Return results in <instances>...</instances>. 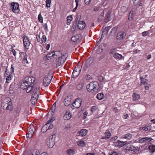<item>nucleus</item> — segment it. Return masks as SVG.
Listing matches in <instances>:
<instances>
[{"instance_id":"a211bd4d","label":"nucleus","mask_w":155,"mask_h":155,"mask_svg":"<svg viewBox=\"0 0 155 155\" xmlns=\"http://www.w3.org/2000/svg\"><path fill=\"white\" fill-rule=\"evenodd\" d=\"M71 99L70 97L68 96H67L64 99V104L67 106H68L70 105L71 103Z\"/></svg>"},{"instance_id":"2f4dec72","label":"nucleus","mask_w":155,"mask_h":155,"mask_svg":"<svg viewBox=\"0 0 155 155\" xmlns=\"http://www.w3.org/2000/svg\"><path fill=\"white\" fill-rule=\"evenodd\" d=\"M104 96L103 94L101 93L97 94V97L99 100H101L103 99Z\"/></svg>"},{"instance_id":"864d4df0","label":"nucleus","mask_w":155,"mask_h":155,"mask_svg":"<svg viewBox=\"0 0 155 155\" xmlns=\"http://www.w3.org/2000/svg\"><path fill=\"white\" fill-rule=\"evenodd\" d=\"M97 109V107H96L93 106L91 108V111L92 112H94L96 109Z\"/></svg>"},{"instance_id":"f704fd0d","label":"nucleus","mask_w":155,"mask_h":155,"mask_svg":"<svg viewBox=\"0 0 155 155\" xmlns=\"http://www.w3.org/2000/svg\"><path fill=\"white\" fill-rule=\"evenodd\" d=\"M53 121L52 119H51L48 121V122H49V125L48 127V129H50L53 127V125L51 123V122H53Z\"/></svg>"},{"instance_id":"79ce46f5","label":"nucleus","mask_w":155,"mask_h":155,"mask_svg":"<svg viewBox=\"0 0 155 155\" xmlns=\"http://www.w3.org/2000/svg\"><path fill=\"white\" fill-rule=\"evenodd\" d=\"M103 49L102 48V46H100L96 50L98 54L101 53Z\"/></svg>"},{"instance_id":"f03ea898","label":"nucleus","mask_w":155,"mask_h":155,"mask_svg":"<svg viewBox=\"0 0 155 155\" xmlns=\"http://www.w3.org/2000/svg\"><path fill=\"white\" fill-rule=\"evenodd\" d=\"M99 88V84L97 81L91 82L87 86V91L92 94L97 93Z\"/></svg>"},{"instance_id":"7c9ffc66","label":"nucleus","mask_w":155,"mask_h":155,"mask_svg":"<svg viewBox=\"0 0 155 155\" xmlns=\"http://www.w3.org/2000/svg\"><path fill=\"white\" fill-rule=\"evenodd\" d=\"M119 147H122L124 145H126L127 143V141L124 142L119 140Z\"/></svg>"},{"instance_id":"4468645a","label":"nucleus","mask_w":155,"mask_h":155,"mask_svg":"<svg viewBox=\"0 0 155 155\" xmlns=\"http://www.w3.org/2000/svg\"><path fill=\"white\" fill-rule=\"evenodd\" d=\"M23 41L24 46L26 49H28L29 48L30 45V42L27 37L23 36Z\"/></svg>"},{"instance_id":"49530a36","label":"nucleus","mask_w":155,"mask_h":155,"mask_svg":"<svg viewBox=\"0 0 155 155\" xmlns=\"http://www.w3.org/2000/svg\"><path fill=\"white\" fill-rule=\"evenodd\" d=\"M145 141L146 142H148L151 141L153 140V139L150 137H145Z\"/></svg>"},{"instance_id":"7ed1b4c3","label":"nucleus","mask_w":155,"mask_h":155,"mask_svg":"<svg viewBox=\"0 0 155 155\" xmlns=\"http://www.w3.org/2000/svg\"><path fill=\"white\" fill-rule=\"evenodd\" d=\"M21 87L22 89H26V92L28 93L31 91L32 89L34 87L30 86L27 81L24 80L21 83Z\"/></svg>"},{"instance_id":"de8ad7c7","label":"nucleus","mask_w":155,"mask_h":155,"mask_svg":"<svg viewBox=\"0 0 155 155\" xmlns=\"http://www.w3.org/2000/svg\"><path fill=\"white\" fill-rule=\"evenodd\" d=\"M127 10V8L123 6L121 8V11L123 12H126Z\"/></svg>"},{"instance_id":"37998d69","label":"nucleus","mask_w":155,"mask_h":155,"mask_svg":"<svg viewBox=\"0 0 155 155\" xmlns=\"http://www.w3.org/2000/svg\"><path fill=\"white\" fill-rule=\"evenodd\" d=\"M141 79V83L143 84H145L147 83V80L146 79L143 78L142 77L140 78Z\"/></svg>"},{"instance_id":"72a5a7b5","label":"nucleus","mask_w":155,"mask_h":155,"mask_svg":"<svg viewBox=\"0 0 155 155\" xmlns=\"http://www.w3.org/2000/svg\"><path fill=\"white\" fill-rule=\"evenodd\" d=\"M113 56L116 59L120 58L122 57V55L117 53L114 54Z\"/></svg>"},{"instance_id":"0e129e2a","label":"nucleus","mask_w":155,"mask_h":155,"mask_svg":"<svg viewBox=\"0 0 155 155\" xmlns=\"http://www.w3.org/2000/svg\"><path fill=\"white\" fill-rule=\"evenodd\" d=\"M150 87V85H148L147 86L146 85L145 86V89L146 90H148L149 89V87Z\"/></svg>"},{"instance_id":"bf43d9fd","label":"nucleus","mask_w":155,"mask_h":155,"mask_svg":"<svg viewBox=\"0 0 155 155\" xmlns=\"http://www.w3.org/2000/svg\"><path fill=\"white\" fill-rule=\"evenodd\" d=\"M11 52L12 54H13L14 56H15L16 55V52L15 51L14 49H12L11 50Z\"/></svg>"},{"instance_id":"09e8293b","label":"nucleus","mask_w":155,"mask_h":155,"mask_svg":"<svg viewBox=\"0 0 155 155\" xmlns=\"http://www.w3.org/2000/svg\"><path fill=\"white\" fill-rule=\"evenodd\" d=\"M133 4L134 5H136L138 4L140 0H133Z\"/></svg>"},{"instance_id":"052dcab7","label":"nucleus","mask_w":155,"mask_h":155,"mask_svg":"<svg viewBox=\"0 0 155 155\" xmlns=\"http://www.w3.org/2000/svg\"><path fill=\"white\" fill-rule=\"evenodd\" d=\"M117 136H115L114 137H113L111 139V140L112 141H114L116 140L117 139Z\"/></svg>"},{"instance_id":"a19ab883","label":"nucleus","mask_w":155,"mask_h":155,"mask_svg":"<svg viewBox=\"0 0 155 155\" xmlns=\"http://www.w3.org/2000/svg\"><path fill=\"white\" fill-rule=\"evenodd\" d=\"M144 31L142 33V35L143 37L146 36L148 35L150 33L149 31Z\"/></svg>"},{"instance_id":"603ef678","label":"nucleus","mask_w":155,"mask_h":155,"mask_svg":"<svg viewBox=\"0 0 155 155\" xmlns=\"http://www.w3.org/2000/svg\"><path fill=\"white\" fill-rule=\"evenodd\" d=\"M110 54H113V55H114V54L116 53V52H115V49H112L110 50Z\"/></svg>"},{"instance_id":"bb28decb","label":"nucleus","mask_w":155,"mask_h":155,"mask_svg":"<svg viewBox=\"0 0 155 155\" xmlns=\"http://www.w3.org/2000/svg\"><path fill=\"white\" fill-rule=\"evenodd\" d=\"M49 125V122H48L42 127L41 129V131L42 132L45 133L46 131L48 130L47 128Z\"/></svg>"},{"instance_id":"1a4fd4ad","label":"nucleus","mask_w":155,"mask_h":155,"mask_svg":"<svg viewBox=\"0 0 155 155\" xmlns=\"http://www.w3.org/2000/svg\"><path fill=\"white\" fill-rule=\"evenodd\" d=\"M29 129L28 133L26 134L27 137L30 138L33 136L34 132L35 131V128L34 127L33 125H30L29 127Z\"/></svg>"},{"instance_id":"4be33fe9","label":"nucleus","mask_w":155,"mask_h":155,"mask_svg":"<svg viewBox=\"0 0 155 155\" xmlns=\"http://www.w3.org/2000/svg\"><path fill=\"white\" fill-rule=\"evenodd\" d=\"M6 82L7 83H9L11 81L12 78V76L11 74L8 75L6 73L5 75Z\"/></svg>"},{"instance_id":"aec40b11","label":"nucleus","mask_w":155,"mask_h":155,"mask_svg":"<svg viewBox=\"0 0 155 155\" xmlns=\"http://www.w3.org/2000/svg\"><path fill=\"white\" fill-rule=\"evenodd\" d=\"M25 81H27V83L29 84L30 85H31V84H32L34 80L35 79L32 77H26L24 79Z\"/></svg>"},{"instance_id":"f8f14e48","label":"nucleus","mask_w":155,"mask_h":155,"mask_svg":"<svg viewBox=\"0 0 155 155\" xmlns=\"http://www.w3.org/2000/svg\"><path fill=\"white\" fill-rule=\"evenodd\" d=\"M81 71V69L80 68H79L78 67H75L72 74V77L73 78L77 77L79 75Z\"/></svg>"},{"instance_id":"774afa93","label":"nucleus","mask_w":155,"mask_h":155,"mask_svg":"<svg viewBox=\"0 0 155 155\" xmlns=\"http://www.w3.org/2000/svg\"><path fill=\"white\" fill-rule=\"evenodd\" d=\"M80 0H75V2L76 3V5L77 6H78V2H79Z\"/></svg>"},{"instance_id":"e433bc0d","label":"nucleus","mask_w":155,"mask_h":155,"mask_svg":"<svg viewBox=\"0 0 155 155\" xmlns=\"http://www.w3.org/2000/svg\"><path fill=\"white\" fill-rule=\"evenodd\" d=\"M79 39L78 36V35L73 36L71 38V41L73 42H76Z\"/></svg>"},{"instance_id":"dca6fc26","label":"nucleus","mask_w":155,"mask_h":155,"mask_svg":"<svg viewBox=\"0 0 155 155\" xmlns=\"http://www.w3.org/2000/svg\"><path fill=\"white\" fill-rule=\"evenodd\" d=\"M87 131L85 129H81L80 130L78 131L77 133V135L78 136L84 137L87 134Z\"/></svg>"},{"instance_id":"58836bf2","label":"nucleus","mask_w":155,"mask_h":155,"mask_svg":"<svg viewBox=\"0 0 155 155\" xmlns=\"http://www.w3.org/2000/svg\"><path fill=\"white\" fill-rule=\"evenodd\" d=\"M38 99L36 98H35L31 97V103L33 104H35L37 102Z\"/></svg>"},{"instance_id":"412c9836","label":"nucleus","mask_w":155,"mask_h":155,"mask_svg":"<svg viewBox=\"0 0 155 155\" xmlns=\"http://www.w3.org/2000/svg\"><path fill=\"white\" fill-rule=\"evenodd\" d=\"M71 113L67 111L64 116V118L65 120H68L71 118Z\"/></svg>"},{"instance_id":"4c0bfd02","label":"nucleus","mask_w":155,"mask_h":155,"mask_svg":"<svg viewBox=\"0 0 155 155\" xmlns=\"http://www.w3.org/2000/svg\"><path fill=\"white\" fill-rule=\"evenodd\" d=\"M83 85L82 84H78L76 86L77 89L78 90H81L82 88Z\"/></svg>"},{"instance_id":"6e6d98bb","label":"nucleus","mask_w":155,"mask_h":155,"mask_svg":"<svg viewBox=\"0 0 155 155\" xmlns=\"http://www.w3.org/2000/svg\"><path fill=\"white\" fill-rule=\"evenodd\" d=\"M91 0H85V3L87 5H89L90 4Z\"/></svg>"},{"instance_id":"9b49d317","label":"nucleus","mask_w":155,"mask_h":155,"mask_svg":"<svg viewBox=\"0 0 155 155\" xmlns=\"http://www.w3.org/2000/svg\"><path fill=\"white\" fill-rule=\"evenodd\" d=\"M53 135H52L50 138L49 140L47 142L48 147L49 148H52L55 144V137Z\"/></svg>"},{"instance_id":"0eeeda50","label":"nucleus","mask_w":155,"mask_h":155,"mask_svg":"<svg viewBox=\"0 0 155 155\" xmlns=\"http://www.w3.org/2000/svg\"><path fill=\"white\" fill-rule=\"evenodd\" d=\"M52 77V76L51 75H47L45 76L43 81V84L44 86L47 87L49 85Z\"/></svg>"},{"instance_id":"3c124183","label":"nucleus","mask_w":155,"mask_h":155,"mask_svg":"<svg viewBox=\"0 0 155 155\" xmlns=\"http://www.w3.org/2000/svg\"><path fill=\"white\" fill-rule=\"evenodd\" d=\"M71 127V125L69 124H67L65 125L64 129L67 130L70 129Z\"/></svg>"},{"instance_id":"ea45409f","label":"nucleus","mask_w":155,"mask_h":155,"mask_svg":"<svg viewBox=\"0 0 155 155\" xmlns=\"http://www.w3.org/2000/svg\"><path fill=\"white\" fill-rule=\"evenodd\" d=\"M51 0H46V6L48 8H49L51 6Z\"/></svg>"},{"instance_id":"20e7f679","label":"nucleus","mask_w":155,"mask_h":155,"mask_svg":"<svg viewBox=\"0 0 155 155\" xmlns=\"http://www.w3.org/2000/svg\"><path fill=\"white\" fill-rule=\"evenodd\" d=\"M10 99L8 98L5 99L2 103V106L3 109L8 110L11 111L12 108L11 105L12 103L9 100Z\"/></svg>"},{"instance_id":"a18cd8bd","label":"nucleus","mask_w":155,"mask_h":155,"mask_svg":"<svg viewBox=\"0 0 155 155\" xmlns=\"http://www.w3.org/2000/svg\"><path fill=\"white\" fill-rule=\"evenodd\" d=\"M134 14V12L133 11H131L129 14L128 19L129 20L132 19V16Z\"/></svg>"},{"instance_id":"a878e982","label":"nucleus","mask_w":155,"mask_h":155,"mask_svg":"<svg viewBox=\"0 0 155 155\" xmlns=\"http://www.w3.org/2000/svg\"><path fill=\"white\" fill-rule=\"evenodd\" d=\"M149 149L150 153H153L155 152V146L153 144L150 145L149 147Z\"/></svg>"},{"instance_id":"338daca9","label":"nucleus","mask_w":155,"mask_h":155,"mask_svg":"<svg viewBox=\"0 0 155 155\" xmlns=\"http://www.w3.org/2000/svg\"><path fill=\"white\" fill-rule=\"evenodd\" d=\"M113 111L115 113H116L117 112V107H114L113 109Z\"/></svg>"},{"instance_id":"4d7b16f0","label":"nucleus","mask_w":155,"mask_h":155,"mask_svg":"<svg viewBox=\"0 0 155 155\" xmlns=\"http://www.w3.org/2000/svg\"><path fill=\"white\" fill-rule=\"evenodd\" d=\"M139 141L140 143H143L144 141H145V138L143 137L140 139L139 140Z\"/></svg>"},{"instance_id":"f3484780","label":"nucleus","mask_w":155,"mask_h":155,"mask_svg":"<svg viewBox=\"0 0 155 155\" xmlns=\"http://www.w3.org/2000/svg\"><path fill=\"white\" fill-rule=\"evenodd\" d=\"M78 26L80 30H82L86 26L85 22L83 21H79L78 23Z\"/></svg>"},{"instance_id":"39448f33","label":"nucleus","mask_w":155,"mask_h":155,"mask_svg":"<svg viewBox=\"0 0 155 155\" xmlns=\"http://www.w3.org/2000/svg\"><path fill=\"white\" fill-rule=\"evenodd\" d=\"M27 57L28 55L26 53L22 52L20 53L19 59L20 62L24 65H25L26 63H28Z\"/></svg>"},{"instance_id":"13d9d810","label":"nucleus","mask_w":155,"mask_h":155,"mask_svg":"<svg viewBox=\"0 0 155 155\" xmlns=\"http://www.w3.org/2000/svg\"><path fill=\"white\" fill-rule=\"evenodd\" d=\"M100 8V7H95L94 8V11L95 12L98 11Z\"/></svg>"},{"instance_id":"f257e3e1","label":"nucleus","mask_w":155,"mask_h":155,"mask_svg":"<svg viewBox=\"0 0 155 155\" xmlns=\"http://www.w3.org/2000/svg\"><path fill=\"white\" fill-rule=\"evenodd\" d=\"M52 54V56L55 59L56 61V66L58 67L63 64L66 60L67 55L66 54H62L59 51L52 52L51 53L49 54Z\"/></svg>"},{"instance_id":"5fc2aeb1","label":"nucleus","mask_w":155,"mask_h":155,"mask_svg":"<svg viewBox=\"0 0 155 155\" xmlns=\"http://www.w3.org/2000/svg\"><path fill=\"white\" fill-rule=\"evenodd\" d=\"M110 155H120V154L117 153L116 152L113 151L111 154H110Z\"/></svg>"},{"instance_id":"9d476101","label":"nucleus","mask_w":155,"mask_h":155,"mask_svg":"<svg viewBox=\"0 0 155 155\" xmlns=\"http://www.w3.org/2000/svg\"><path fill=\"white\" fill-rule=\"evenodd\" d=\"M36 37L38 42L41 44L45 43L46 41L47 38L45 35L40 34L39 35H36Z\"/></svg>"},{"instance_id":"6e6552de","label":"nucleus","mask_w":155,"mask_h":155,"mask_svg":"<svg viewBox=\"0 0 155 155\" xmlns=\"http://www.w3.org/2000/svg\"><path fill=\"white\" fill-rule=\"evenodd\" d=\"M12 8V11L14 13H18L19 11V5L18 3L12 2L11 3Z\"/></svg>"},{"instance_id":"6ab92c4d","label":"nucleus","mask_w":155,"mask_h":155,"mask_svg":"<svg viewBox=\"0 0 155 155\" xmlns=\"http://www.w3.org/2000/svg\"><path fill=\"white\" fill-rule=\"evenodd\" d=\"M111 136V133L109 130H107L104 134V136L102 137V139H108Z\"/></svg>"},{"instance_id":"473e14b6","label":"nucleus","mask_w":155,"mask_h":155,"mask_svg":"<svg viewBox=\"0 0 155 155\" xmlns=\"http://www.w3.org/2000/svg\"><path fill=\"white\" fill-rule=\"evenodd\" d=\"M73 18L71 15L68 16L67 17V25H69L71 21L72 20Z\"/></svg>"},{"instance_id":"ddd939ff","label":"nucleus","mask_w":155,"mask_h":155,"mask_svg":"<svg viewBox=\"0 0 155 155\" xmlns=\"http://www.w3.org/2000/svg\"><path fill=\"white\" fill-rule=\"evenodd\" d=\"M81 101L79 99H77L75 100L74 102L73 103L72 106L75 108H79L81 105Z\"/></svg>"},{"instance_id":"b1692460","label":"nucleus","mask_w":155,"mask_h":155,"mask_svg":"<svg viewBox=\"0 0 155 155\" xmlns=\"http://www.w3.org/2000/svg\"><path fill=\"white\" fill-rule=\"evenodd\" d=\"M132 137V135L130 133H127L125 134L124 136L122 137V138H124L127 140H130L131 139Z\"/></svg>"},{"instance_id":"2eb2a0df","label":"nucleus","mask_w":155,"mask_h":155,"mask_svg":"<svg viewBox=\"0 0 155 155\" xmlns=\"http://www.w3.org/2000/svg\"><path fill=\"white\" fill-rule=\"evenodd\" d=\"M125 36V33L123 31L119 32L117 35V38L119 41L122 40Z\"/></svg>"},{"instance_id":"8fccbe9b","label":"nucleus","mask_w":155,"mask_h":155,"mask_svg":"<svg viewBox=\"0 0 155 155\" xmlns=\"http://www.w3.org/2000/svg\"><path fill=\"white\" fill-rule=\"evenodd\" d=\"M119 140H118L117 141L114 142V145L116 147H119Z\"/></svg>"},{"instance_id":"c85d7f7f","label":"nucleus","mask_w":155,"mask_h":155,"mask_svg":"<svg viewBox=\"0 0 155 155\" xmlns=\"http://www.w3.org/2000/svg\"><path fill=\"white\" fill-rule=\"evenodd\" d=\"M40 153L37 150H32L29 155H39Z\"/></svg>"},{"instance_id":"c03bdc74","label":"nucleus","mask_w":155,"mask_h":155,"mask_svg":"<svg viewBox=\"0 0 155 155\" xmlns=\"http://www.w3.org/2000/svg\"><path fill=\"white\" fill-rule=\"evenodd\" d=\"M38 18L39 21L41 23H42L43 22V18L42 17L41 14L40 13L38 15Z\"/></svg>"},{"instance_id":"e2e57ef3","label":"nucleus","mask_w":155,"mask_h":155,"mask_svg":"<svg viewBox=\"0 0 155 155\" xmlns=\"http://www.w3.org/2000/svg\"><path fill=\"white\" fill-rule=\"evenodd\" d=\"M86 78L87 80H89L91 78V76L90 75H87L86 76Z\"/></svg>"},{"instance_id":"680f3d73","label":"nucleus","mask_w":155,"mask_h":155,"mask_svg":"<svg viewBox=\"0 0 155 155\" xmlns=\"http://www.w3.org/2000/svg\"><path fill=\"white\" fill-rule=\"evenodd\" d=\"M129 117V115L127 114H125L124 116V119H126Z\"/></svg>"},{"instance_id":"c756f323","label":"nucleus","mask_w":155,"mask_h":155,"mask_svg":"<svg viewBox=\"0 0 155 155\" xmlns=\"http://www.w3.org/2000/svg\"><path fill=\"white\" fill-rule=\"evenodd\" d=\"M77 145L81 147H84L85 144V143L82 140H78L77 141Z\"/></svg>"},{"instance_id":"c9c22d12","label":"nucleus","mask_w":155,"mask_h":155,"mask_svg":"<svg viewBox=\"0 0 155 155\" xmlns=\"http://www.w3.org/2000/svg\"><path fill=\"white\" fill-rule=\"evenodd\" d=\"M67 153L69 155H73L74 154V151L72 149H69L67 150Z\"/></svg>"},{"instance_id":"423d86ee","label":"nucleus","mask_w":155,"mask_h":155,"mask_svg":"<svg viewBox=\"0 0 155 155\" xmlns=\"http://www.w3.org/2000/svg\"><path fill=\"white\" fill-rule=\"evenodd\" d=\"M32 94V97L38 99V96L40 94L39 88V87H34L32 89V91L29 92Z\"/></svg>"},{"instance_id":"393cba45","label":"nucleus","mask_w":155,"mask_h":155,"mask_svg":"<svg viewBox=\"0 0 155 155\" xmlns=\"http://www.w3.org/2000/svg\"><path fill=\"white\" fill-rule=\"evenodd\" d=\"M140 96L138 94L134 93L133 95V98L134 101H137L140 98Z\"/></svg>"},{"instance_id":"cd10ccee","label":"nucleus","mask_w":155,"mask_h":155,"mask_svg":"<svg viewBox=\"0 0 155 155\" xmlns=\"http://www.w3.org/2000/svg\"><path fill=\"white\" fill-rule=\"evenodd\" d=\"M151 125H146L142 128L143 130L145 131L150 130H151Z\"/></svg>"},{"instance_id":"5701e85b","label":"nucleus","mask_w":155,"mask_h":155,"mask_svg":"<svg viewBox=\"0 0 155 155\" xmlns=\"http://www.w3.org/2000/svg\"><path fill=\"white\" fill-rule=\"evenodd\" d=\"M111 12V11H109L107 13L105 16L106 18L105 20V21L106 22H107L111 20L110 14Z\"/></svg>"},{"instance_id":"69168bd1","label":"nucleus","mask_w":155,"mask_h":155,"mask_svg":"<svg viewBox=\"0 0 155 155\" xmlns=\"http://www.w3.org/2000/svg\"><path fill=\"white\" fill-rule=\"evenodd\" d=\"M44 27L45 28V31H48V29H47V25L46 24H45V25H44Z\"/></svg>"}]
</instances>
